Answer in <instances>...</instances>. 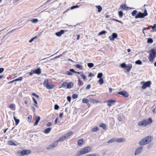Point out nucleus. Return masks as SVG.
Returning a JSON list of instances; mask_svg holds the SVG:
<instances>
[{"mask_svg": "<svg viewBox=\"0 0 156 156\" xmlns=\"http://www.w3.org/2000/svg\"><path fill=\"white\" fill-rule=\"evenodd\" d=\"M92 150V148L90 146L85 147L77 151L75 156H80L90 152Z\"/></svg>", "mask_w": 156, "mask_h": 156, "instance_id": "nucleus-1", "label": "nucleus"}, {"mask_svg": "<svg viewBox=\"0 0 156 156\" xmlns=\"http://www.w3.org/2000/svg\"><path fill=\"white\" fill-rule=\"evenodd\" d=\"M152 120L151 118H149L146 119H143L142 121L139 122L138 125L139 126H146L150 124L152 122Z\"/></svg>", "mask_w": 156, "mask_h": 156, "instance_id": "nucleus-2", "label": "nucleus"}, {"mask_svg": "<svg viewBox=\"0 0 156 156\" xmlns=\"http://www.w3.org/2000/svg\"><path fill=\"white\" fill-rule=\"evenodd\" d=\"M152 137L149 136L143 138L139 142L140 145H144L148 144L151 141Z\"/></svg>", "mask_w": 156, "mask_h": 156, "instance_id": "nucleus-3", "label": "nucleus"}, {"mask_svg": "<svg viewBox=\"0 0 156 156\" xmlns=\"http://www.w3.org/2000/svg\"><path fill=\"white\" fill-rule=\"evenodd\" d=\"M149 61L151 62L156 57V49L154 48L151 49L150 51Z\"/></svg>", "mask_w": 156, "mask_h": 156, "instance_id": "nucleus-4", "label": "nucleus"}, {"mask_svg": "<svg viewBox=\"0 0 156 156\" xmlns=\"http://www.w3.org/2000/svg\"><path fill=\"white\" fill-rule=\"evenodd\" d=\"M48 80H45L43 83V85L44 87L48 89H51L53 88L55 85L51 82H48Z\"/></svg>", "mask_w": 156, "mask_h": 156, "instance_id": "nucleus-5", "label": "nucleus"}, {"mask_svg": "<svg viewBox=\"0 0 156 156\" xmlns=\"http://www.w3.org/2000/svg\"><path fill=\"white\" fill-rule=\"evenodd\" d=\"M147 15L148 13L147 12V10L146 9H145L143 13H142L139 12L135 16V18L136 19H138V18H143L145 16H147Z\"/></svg>", "mask_w": 156, "mask_h": 156, "instance_id": "nucleus-6", "label": "nucleus"}, {"mask_svg": "<svg viewBox=\"0 0 156 156\" xmlns=\"http://www.w3.org/2000/svg\"><path fill=\"white\" fill-rule=\"evenodd\" d=\"M144 83V84L142 86V88L143 89H144L148 87H149L150 86V85L151 84V82L150 81H148L146 82H144L143 81L141 82V84H142Z\"/></svg>", "mask_w": 156, "mask_h": 156, "instance_id": "nucleus-7", "label": "nucleus"}, {"mask_svg": "<svg viewBox=\"0 0 156 156\" xmlns=\"http://www.w3.org/2000/svg\"><path fill=\"white\" fill-rule=\"evenodd\" d=\"M58 145L57 141H55L53 143L51 144L47 147L48 150L51 149L56 147Z\"/></svg>", "mask_w": 156, "mask_h": 156, "instance_id": "nucleus-8", "label": "nucleus"}, {"mask_svg": "<svg viewBox=\"0 0 156 156\" xmlns=\"http://www.w3.org/2000/svg\"><path fill=\"white\" fill-rule=\"evenodd\" d=\"M31 152L30 150H25L20 151V156H23L25 155H27L30 154Z\"/></svg>", "mask_w": 156, "mask_h": 156, "instance_id": "nucleus-9", "label": "nucleus"}, {"mask_svg": "<svg viewBox=\"0 0 156 156\" xmlns=\"http://www.w3.org/2000/svg\"><path fill=\"white\" fill-rule=\"evenodd\" d=\"M117 94L122 95L126 97H127L129 96L128 93L127 92L125 91H122L119 92H118Z\"/></svg>", "mask_w": 156, "mask_h": 156, "instance_id": "nucleus-10", "label": "nucleus"}, {"mask_svg": "<svg viewBox=\"0 0 156 156\" xmlns=\"http://www.w3.org/2000/svg\"><path fill=\"white\" fill-rule=\"evenodd\" d=\"M117 34L116 33H113L111 36L109 37L108 38L112 41H113L115 38L117 37Z\"/></svg>", "mask_w": 156, "mask_h": 156, "instance_id": "nucleus-11", "label": "nucleus"}, {"mask_svg": "<svg viewBox=\"0 0 156 156\" xmlns=\"http://www.w3.org/2000/svg\"><path fill=\"white\" fill-rule=\"evenodd\" d=\"M115 101L114 100H110L107 101L106 102L108 103L107 105L108 106H112V104H113L115 102Z\"/></svg>", "mask_w": 156, "mask_h": 156, "instance_id": "nucleus-12", "label": "nucleus"}, {"mask_svg": "<svg viewBox=\"0 0 156 156\" xmlns=\"http://www.w3.org/2000/svg\"><path fill=\"white\" fill-rule=\"evenodd\" d=\"M142 150V149L141 147L137 148L135 151V155H137L139 154L141 152Z\"/></svg>", "mask_w": 156, "mask_h": 156, "instance_id": "nucleus-13", "label": "nucleus"}, {"mask_svg": "<svg viewBox=\"0 0 156 156\" xmlns=\"http://www.w3.org/2000/svg\"><path fill=\"white\" fill-rule=\"evenodd\" d=\"M65 32L64 30H61L60 31L55 33L56 35L58 37L61 36Z\"/></svg>", "mask_w": 156, "mask_h": 156, "instance_id": "nucleus-14", "label": "nucleus"}, {"mask_svg": "<svg viewBox=\"0 0 156 156\" xmlns=\"http://www.w3.org/2000/svg\"><path fill=\"white\" fill-rule=\"evenodd\" d=\"M66 136H65V135H64L62 136L59 138L58 140L56 141H57L58 143V142H62L64 140H66Z\"/></svg>", "mask_w": 156, "mask_h": 156, "instance_id": "nucleus-15", "label": "nucleus"}, {"mask_svg": "<svg viewBox=\"0 0 156 156\" xmlns=\"http://www.w3.org/2000/svg\"><path fill=\"white\" fill-rule=\"evenodd\" d=\"M34 73L37 74H40L41 73V69L40 68L37 69H36L33 70Z\"/></svg>", "mask_w": 156, "mask_h": 156, "instance_id": "nucleus-16", "label": "nucleus"}, {"mask_svg": "<svg viewBox=\"0 0 156 156\" xmlns=\"http://www.w3.org/2000/svg\"><path fill=\"white\" fill-rule=\"evenodd\" d=\"M40 117L39 116H36L35 118V120L36 121L35 123L34 124V126H36L37 125L38 122H39L40 120Z\"/></svg>", "mask_w": 156, "mask_h": 156, "instance_id": "nucleus-17", "label": "nucleus"}, {"mask_svg": "<svg viewBox=\"0 0 156 156\" xmlns=\"http://www.w3.org/2000/svg\"><path fill=\"white\" fill-rule=\"evenodd\" d=\"M74 85V84L72 82H69L67 84L66 88L70 89Z\"/></svg>", "mask_w": 156, "mask_h": 156, "instance_id": "nucleus-18", "label": "nucleus"}, {"mask_svg": "<svg viewBox=\"0 0 156 156\" xmlns=\"http://www.w3.org/2000/svg\"><path fill=\"white\" fill-rule=\"evenodd\" d=\"M116 141L118 143L123 142L125 141V139L124 138H120L117 139H116Z\"/></svg>", "mask_w": 156, "mask_h": 156, "instance_id": "nucleus-19", "label": "nucleus"}, {"mask_svg": "<svg viewBox=\"0 0 156 156\" xmlns=\"http://www.w3.org/2000/svg\"><path fill=\"white\" fill-rule=\"evenodd\" d=\"M83 139H81L80 140H79L77 141V144L78 145L80 146H81L82 145L83 142Z\"/></svg>", "mask_w": 156, "mask_h": 156, "instance_id": "nucleus-20", "label": "nucleus"}, {"mask_svg": "<svg viewBox=\"0 0 156 156\" xmlns=\"http://www.w3.org/2000/svg\"><path fill=\"white\" fill-rule=\"evenodd\" d=\"M90 101L91 103L93 104L98 103L99 102V101L96 100L93 98H90Z\"/></svg>", "mask_w": 156, "mask_h": 156, "instance_id": "nucleus-21", "label": "nucleus"}, {"mask_svg": "<svg viewBox=\"0 0 156 156\" xmlns=\"http://www.w3.org/2000/svg\"><path fill=\"white\" fill-rule=\"evenodd\" d=\"M51 127H49L44 130V132L45 133H49L51 130Z\"/></svg>", "mask_w": 156, "mask_h": 156, "instance_id": "nucleus-22", "label": "nucleus"}, {"mask_svg": "<svg viewBox=\"0 0 156 156\" xmlns=\"http://www.w3.org/2000/svg\"><path fill=\"white\" fill-rule=\"evenodd\" d=\"M73 133V132L72 131H71L68 133L66 134L65 135V136H66V139L69 136H71Z\"/></svg>", "mask_w": 156, "mask_h": 156, "instance_id": "nucleus-23", "label": "nucleus"}, {"mask_svg": "<svg viewBox=\"0 0 156 156\" xmlns=\"http://www.w3.org/2000/svg\"><path fill=\"white\" fill-rule=\"evenodd\" d=\"M75 67H76V68L79 69H83V66L82 65H80L79 64H76L74 65Z\"/></svg>", "mask_w": 156, "mask_h": 156, "instance_id": "nucleus-24", "label": "nucleus"}, {"mask_svg": "<svg viewBox=\"0 0 156 156\" xmlns=\"http://www.w3.org/2000/svg\"><path fill=\"white\" fill-rule=\"evenodd\" d=\"M120 7L123 10H126L128 8V7H126V5L123 4L121 5Z\"/></svg>", "mask_w": 156, "mask_h": 156, "instance_id": "nucleus-25", "label": "nucleus"}, {"mask_svg": "<svg viewBox=\"0 0 156 156\" xmlns=\"http://www.w3.org/2000/svg\"><path fill=\"white\" fill-rule=\"evenodd\" d=\"M86 156H100L97 153L88 154L86 155Z\"/></svg>", "mask_w": 156, "mask_h": 156, "instance_id": "nucleus-26", "label": "nucleus"}, {"mask_svg": "<svg viewBox=\"0 0 156 156\" xmlns=\"http://www.w3.org/2000/svg\"><path fill=\"white\" fill-rule=\"evenodd\" d=\"M82 101L84 103L87 104L89 102V100L86 98H83L82 100Z\"/></svg>", "mask_w": 156, "mask_h": 156, "instance_id": "nucleus-27", "label": "nucleus"}, {"mask_svg": "<svg viewBox=\"0 0 156 156\" xmlns=\"http://www.w3.org/2000/svg\"><path fill=\"white\" fill-rule=\"evenodd\" d=\"M106 33V31L105 30H103L101 31L100 32L99 34H98V36H100L101 35L105 34Z\"/></svg>", "mask_w": 156, "mask_h": 156, "instance_id": "nucleus-28", "label": "nucleus"}, {"mask_svg": "<svg viewBox=\"0 0 156 156\" xmlns=\"http://www.w3.org/2000/svg\"><path fill=\"white\" fill-rule=\"evenodd\" d=\"M115 141H116V139L115 138H112V139H111L110 140H109L108 141V143H110L115 142Z\"/></svg>", "mask_w": 156, "mask_h": 156, "instance_id": "nucleus-29", "label": "nucleus"}, {"mask_svg": "<svg viewBox=\"0 0 156 156\" xmlns=\"http://www.w3.org/2000/svg\"><path fill=\"white\" fill-rule=\"evenodd\" d=\"M118 14L120 18H121L122 17L123 15V12L122 11H119L118 12Z\"/></svg>", "mask_w": 156, "mask_h": 156, "instance_id": "nucleus-30", "label": "nucleus"}, {"mask_svg": "<svg viewBox=\"0 0 156 156\" xmlns=\"http://www.w3.org/2000/svg\"><path fill=\"white\" fill-rule=\"evenodd\" d=\"M96 7L98 9V11L100 12L102 10V8L101 7L100 5H96Z\"/></svg>", "mask_w": 156, "mask_h": 156, "instance_id": "nucleus-31", "label": "nucleus"}, {"mask_svg": "<svg viewBox=\"0 0 156 156\" xmlns=\"http://www.w3.org/2000/svg\"><path fill=\"white\" fill-rule=\"evenodd\" d=\"M100 127H102L103 129H106V125L103 123H101L99 125Z\"/></svg>", "mask_w": 156, "mask_h": 156, "instance_id": "nucleus-32", "label": "nucleus"}, {"mask_svg": "<svg viewBox=\"0 0 156 156\" xmlns=\"http://www.w3.org/2000/svg\"><path fill=\"white\" fill-rule=\"evenodd\" d=\"M98 130V128L97 126H95L91 130L92 132H96Z\"/></svg>", "mask_w": 156, "mask_h": 156, "instance_id": "nucleus-33", "label": "nucleus"}, {"mask_svg": "<svg viewBox=\"0 0 156 156\" xmlns=\"http://www.w3.org/2000/svg\"><path fill=\"white\" fill-rule=\"evenodd\" d=\"M14 119L15 122V124L16 125H17L19 122L20 120L19 119H16L15 117H14Z\"/></svg>", "mask_w": 156, "mask_h": 156, "instance_id": "nucleus-34", "label": "nucleus"}, {"mask_svg": "<svg viewBox=\"0 0 156 156\" xmlns=\"http://www.w3.org/2000/svg\"><path fill=\"white\" fill-rule=\"evenodd\" d=\"M103 76V74L102 73H100L98 74L97 77L98 78H102L101 77Z\"/></svg>", "mask_w": 156, "mask_h": 156, "instance_id": "nucleus-35", "label": "nucleus"}, {"mask_svg": "<svg viewBox=\"0 0 156 156\" xmlns=\"http://www.w3.org/2000/svg\"><path fill=\"white\" fill-rule=\"evenodd\" d=\"M132 67V65H130V66H127L126 68H127L126 70L128 72H129L131 69Z\"/></svg>", "mask_w": 156, "mask_h": 156, "instance_id": "nucleus-36", "label": "nucleus"}, {"mask_svg": "<svg viewBox=\"0 0 156 156\" xmlns=\"http://www.w3.org/2000/svg\"><path fill=\"white\" fill-rule=\"evenodd\" d=\"M87 65L90 68L94 66V64L92 63H88Z\"/></svg>", "mask_w": 156, "mask_h": 156, "instance_id": "nucleus-37", "label": "nucleus"}, {"mask_svg": "<svg viewBox=\"0 0 156 156\" xmlns=\"http://www.w3.org/2000/svg\"><path fill=\"white\" fill-rule=\"evenodd\" d=\"M32 99L34 101V102L35 104L34 105V106L37 108L38 106H37V101L35 100L34 98L33 97Z\"/></svg>", "mask_w": 156, "mask_h": 156, "instance_id": "nucleus-38", "label": "nucleus"}, {"mask_svg": "<svg viewBox=\"0 0 156 156\" xmlns=\"http://www.w3.org/2000/svg\"><path fill=\"white\" fill-rule=\"evenodd\" d=\"M103 80L102 78H100L98 81V82L100 85L102 84L103 83Z\"/></svg>", "mask_w": 156, "mask_h": 156, "instance_id": "nucleus-39", "label": "nucleus"}, {"mask_svg": "<svg viewBox=\"0 0 156 156\" xmlns=\"http://www.w3.org/2000/svg\"><path fill=\"white\" fill-rule=\"evenodd\" d=\"M30 21L33 23H37L38 21V20L37 19H34L30 20Z\"/></svg>", "mask_w": 156, "mask_h": 156, "instance_id": "nucleus-40", "label": "nucleus"}, {"mask_svg": "<svg viewBox=\"0 0 156 156\" xmlns=\"http://www.w3.org/2000/svg\"><path fill=\"white\" fill-rule=\"evenodd\" d=\"M147 42L148 43H152L153 42V40L151 38H149L147 39Z\"/></svg>", "mask_w": 156, "mask_h": 156, "instance_id": "nucleus-41", "label": "nucleus"}, {"mask_svg": "<svg viewBox=\"0 0 156 156\" xmlns=\"http://www.w3.org/2000/svg\"><path fill=\"white\" fill-rule=\"evenodd\" d=\"M142 63V62L140 60H137L135 62V63L138 65H141Z\"/></svg>", "mask_w": 156, "mask_h": 156, "instance_id": "nucleus-42", "label": "nucleus"}, {"mask_svg": "<svg viewBox=\"0 0 156 156\" xmlns=\"http://www.w3.org/2000/svg\"><path fill=\"white\" fill-rule=\"evenodd\" d=\"M8 144L9 145H16L12 141H8Z\"/></svg>", "mask_w": 156, "mask_h": 156, "instance_id": "nucleus-43", "label": "nucleus"}, {"mask_svg": "<svg viewBox=\"0 0 156 156\" xmlns=\"http://www.w3.org/2000/svg\"><path fill=\"white\" fill-rule=\"evenodd\" d=\"M137 12V11L136 10H133L131 14L132 16H135Z\"/></svg>", "mask_w": 156, "mask_h": 156, "instance_id": "nucleus-44", "label": "nucleus"}, {"mask_svg": "<svg viewBox=\"0 0 156 156\" xmlns=\"http://www.w3.org/2000/svg\"><path fill=\"white\" fill-rule=\"evenodd\" d=\"M23 79V77H19L15 79V80L16 81H21Z\"/></svg>", "mask_w": 156, "mask_h": 156, "instance_id": "nucleus-45", "label": "nucleus"}, {"mask_svg": "<svg viewBox=\"0 0 156 156\" xmlns=\"http://www.w3.org/2000/svg\"><path fill=\"white\" fill-rule=\"evenodd\" d=\"M120 66L122 68H126V65L125 63H122L120 65Z\"/></svg>", "mask_w": 156, "mask_h": 156, "instance_id": "nucleus-46", "label": "nucleus"}, {"mask_svg": "<svg viewBox=\"0 0 156 156\" xmlns=\"http://www.w3.org/2000/svg\"><path fill=\"white\" fill-rule=\"evenodd\" d=\"M78 84L79 86L83 85V83L80 80V78H78Z\"/></svg>", "mask_w": 156, "mask_h": 156, "instance_id": "nucleus-47", "label": "nucleus"}, {"mask_svg": "<svg viewBox=\"0 0 156 156\" xmlns=\"http://www.w3.org/2000/svg\"><path fill=\"white\" fill-rule=\"evenodd\" d=\"M79 6H80L79 5H73L71 7V9H75L76 8H79Z\"/></svg>", "mask_w": 156, "mask_h": 156, "instance_id": "nucleus-48", "label": "nucleus"}, {"mask_svg": "<svg viewBox=\"0 0 156 156\" xmlns=\"http://www.w3.org/2000/svg\"><path fill=\"white\" fill-rule=\"evenodd\" d=\"M81 76L82 78L84 80H85L86 79V77L84 75V73H82V75H81Z\"/></svg>", "mask_w": 156, "mask_h": 156, "instance_id": "nucleus-49", "label": "nucleus"}, {"mask_svg": "<svg viewBox=\"0 0 156 156\" xmlns=\"http://www.w3.org/2000/svg\"><path fill=\"white\" fill-rule=\"evenodd\" d=\"M67 83L66 82H64L61 85L63 87H65L67 86Z\"/></svg>", "mask_w": 156, "mask_h": 156, "instance_id": "nucleus-50", "label": "nucleus"}, {"mask_svg": "<svg viewBox=\"0 0 156 156\" xmlns=\"http://www.w3.org/2000/svg\"><path fill=\"white\" fill-rule=\"evenodd\" d=\"M78 95L77 94H74L73 95L72 98L73 99H76L78 97Z\"/></svg>", "mask_w": 156, "mask_h": 156, "instance_id": "nucleus-51", "label": "nucleus"}, {"mask_svg": "<svg viewBox=\"0 0 156 156\" xmlns=\"http://www.w3.org/2000/svg\"><path fill=\"white\" fill-rule=\"evenodd\" d=\"M59 108V106L57 105H55L54 106V109L55 110H58Z\"/></svg>", "mask_w": 156, "mask_h": 156, "instance_id": "nucleus-52", "label": "nucleus"}, {"mask_svg": "<svg viewBox=\"0 0 156 156\" xmlns=\"http://www.w3.org/2000/svg\"><path fill=\"white\" fill-rule=\"evenodd\" d=\"M32 118V116L31 115H29L28 116V119L29 122H30L31 121Z\"/></svg>", "mask_w": 156, "mask_h": 156, "instance_id": "nucleus-53", "label": "nucleus"}, {"mask_svg": "<svg viewBox=\"0 0 156 156\" xmlns=\"http://www.w3.org/2000/svg\"><path fill=\"white\" fill-rule=\"evenodd\" d=\"M66 74L69 75H73V73H72L68 71L66 72Z\"/></svg>", "mask_w": 156, "mask_h": 156, "instance_id": "nucleus-54", "label": "nucleus"}, {"mask_svg": "<svg viewBox=\"0 0 156 156\" xmlns=\"http://www.w3.org/2000/svg\"><path fill=\"white\" fill-rule=\"evenodd\" d=\"M67 101L69 102H70L71 100V97L69 96H68L67 97Z\"/></svg>", "mask_w": 156, "mask_h": 156, "instance_id": "nucleus-55", "label": "nucleus"}, {"mask_svg": "<svg viewBox=\"0 0 156 156\" xmlns=\"http://www.w3.org/2000/svg\"><path fill=\"white\" fill-rule=\"evenodd\" d=\"M9 108L12 110L14 108V106L12 104H11L9 105Z\"/></svg>", "mask_w": 156, "mask_h": 156, "instance_id": "nucleus-56", "label": "nucleus"}, {"mask_svg": "<svg viewBox=\"0 0 156 156\" xmlns=\"http://www.w3.org/2000/svg\"><path fill=\"white\" fill-rule=\"evenodd\" d=\"M151 27L152 29L153 30L154 29V28L156 27V24H154L153 26H151Z\"/></svg>", "mask_w": 156, "mask_h": 156, "instance_id": "nucleus-57", "label": "nucleus"}, {"mask_svg": "<svg viewBox=\"0 0 156 156\" xmlns=\"http://www.w3.org/2000/svg\"><path fill=\"white\" fill-rule=\"evenodd\" d=\"M112 20H115L116 22H119L120 23H122V22L121 21H120V20H116L115 19H112Z\"/></svg>", "mask_w": 156, "mask_h": 156, "instance_id": "nucleus-58", "label": "nucleus"}, {"mask_svg": "<svg viewBox=\"0 0 156 156\" xmlns=\"http://www.w3.org/2000/svg\"><path fill=\"white\" fill-rule=\"evenodd\" d=\"M90 84H88L87 85V87H86V90H89L90 89Z\"/></svg>", "mask_w": 156, "mask_h": 156, "instance_id": "nucleus-59", "label": "nucleus"}, {"mask_svg": "<svg viewBox=\"0 0 156 156\" xmlns=\"http://www.w3.org/2000/svg\"><path fill=\"white\" fill-rule=\"evenodd\" d=\"M52 125V123L51 122H48L47 124V126L48 127Z\"/></svg>", "mask_w": 156, "mask_h": 156, "instance_id": "nucleus-60", "label": "nucleus"}, {"mask_svg": "<svg viewBox=\"0 0 156 156\" xmlns=\"http://www.w3.org/2000/svg\"><path fill=\"white\" fill-rule=\"evenodd\" d=\"M4 70V68H0V73H2Z\"/></svg>", "mask_w": 156, "mask_h": 156, "instance_id": "nucleus-61", "label": "nucleus"}, {"mask_svg": "<svg viewBox=\"0 0 156 156\" xmlns=\"http://www.w3.org/2000/svg\"><path fill=\"white\" fill-rule=\"evenodd\" d=\"M69 71L71 72H73L75 73L76 71H75V70L73 69H70L69 70Z\"/></svg>", "mask_w": 156, "mask_h": 156, "instance_id": "nucleus-62", "label": "nucleus"}, {"mask_svg": "<svg viewBox=\"0 0 156 156\" xmlns=\"http://www.w3.org/2000/svg\"><path fill=\"white\" fill-rule=\"evenodd\" d=\"M31 108L33 112H34L35 110V107L34 106H31Z\"/></svg>", "mask_w": 156, "mask_h": 156, "instance_id": "nucleus-63", "label": "nucleus"}, {"mask_svg": "<svg viewBox=\"0 0 156 156\" xmlns=\"http://www.w3.org/2000/svg\"><path fill=\"white\" fill-rule=\"evenodd\" d=\"M63 113H60L59 115V117L61 118L63 116Z\"/></svg>", "mask_w": 156, "mask_h": 156, "instance_id": "nucleus-64", "label": "nucleus"}]
</instances>
